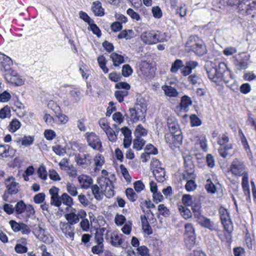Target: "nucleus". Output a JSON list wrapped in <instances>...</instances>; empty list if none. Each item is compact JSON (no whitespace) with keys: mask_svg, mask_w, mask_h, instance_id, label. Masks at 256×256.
Returning a JSON list of instances; mask_svg holds the SVG:
<instances>
[{"mask_svg":"<svg viewBox=\"0 0 256 256\" xmlns=\"http://www.w3.org/2000/svg\"><path fill=\"white\" fill-rule=\"evenodd\" d=\"M95 240L97 244H104L103 233L101 230L96 231L95 234Z\"/></svg>","mask_w":256,"mask_h":256,"instance_id":"obj_61","label":"nucleus"},{"mask_svg":"<svg viewBox=\"0 0 256 256\" xmlns=\"http://www.w3.org/2000/svg\"><path fill=\"white\" fill-rule=\"evenodd\" d=\"M154 176L158 182H163L165 180V170L164 168L156 166L152 171Z\"/></svg>","mask_w":256,"mask_h":256,"instance_id":"obj_21","label":"nucleus"},{"mask_svg":"<svg viewBox=\"0 0 256 256\" xmlns=\"http://www.w3.org/2000/svg\"><path fill=\"white\" fill-rule=\"evenodd\" d=\"M34 141V138L31 136H24L22 138V145L25 146L32 144Z\"/></svg>","mask_w":256,"mask_h":256,"instance_id":"obj_47","label":"nucleus"},{"mask_svg":"<svg viewBox=\"0 0 256 256\" xmlns=\"http://www.w3.org/2000/svg\"><path fill=\"white\" fill-rule=\"evenodd\" d=\"M184 66L183 62L180 60H176L172 64L170 72H176L178 70Z\"/></svg>","mask_w":256,"mask_h":256,"instance_id":"obj_38","label":"nucleus"},{"mask_svg":"<svg viewBox=\"0 0 256 256\" xmlns=\"http://www.w3.org/2000/svg\"><path fill=\"white\" fill-rule=\"evenodd\" d=\"M10 116V110L8 106H5L0 110V118L4 119Z\"/></svg>","mask_w":256,"mask_h":256,"instance_id":"obj_49","label":"nucleus"},{"mask_svg":"<svg viewBox=\"0 0 256 256\" xmlns=\"http://www.w3.org/2000/svg\"><path fill=\"white\" fill-rule=\"evenodd\" d=\"M228 86H229L230 88H232L235 86L236 85L234 84L235 80L232 78V74L230 73V76H226L222 80Z\"/></svg>","mask_w":256,"mask_h":256,"instance_id":"obj_45","label":"nucleus"},{"mask_svg":"<svg viewBox=\"0 0 256 256\" xmlns=\"http://www.w3.org/2000/svg\"><path fill=\"white\" fill-rule=\"evenodd\" d=\"M188 80L193 85L200 84V79L196 74H192L188 77Z\"/></svg>","mask_w":256,"mask_h":256,"instance_id":"obj_64","label":"nucleus"},{"mask_svg":"<svg viewBox=\"0 0 256 256\" xmlns=\"http://www.w3.org/2000/svg\"><path fill=\"white\" fill-rule=\"evenodd\" d=\"M147 134V130L144 128L141 124H139L136 128L134 132V135L137 138H141L142 136Z\"/></svg>","mask_w":256,"mask_h":256,"instance_id":"obj_36","label":"nucleus"},{"mask_svg":"<svg viewBox=\"0 0 256 256\" xmlns=\"http://www.w3.org/2000/svg\"><path fill=\"white\" fill-rule=\"evenodd\" d=\"M232 148V145L231 144H226L220 146L218 149V152L220 156L226 158L228 155V151Z\"/></svg>","mask_w":256,"mask_h":256,"instance_id":"obj_28","label":"nucleus"},{"mask_svg":"<svg viewBox=\"0 0 256 256\" xmlns=\"http://www.w3.org/2000/svg\"><path fill=\"white\" fill-rule=\"evenodd\" d=\"M186 50L192 51L198 56H201L207 52L206 46L203 41L196 36H191L186 44Z\"/></svg>","mask_w":256,"mask_h":256,"instance_id":"obj_1","label":"nucleus"},{"mask_svg":"<svg viewBox=\"0 0 256 256\" xmlns=\"http://www.w3.org/2000/svg\"><path fill=\"white\" fill-rule=\"evenodd\" d=\"M166 33H158L154 30L144 32L140 38L146 44H152L158 42L167 41Z\"/></svg>","mask_w":256,"mask_h":256,"instance_id":"obj_4","label":"nucleus"},{"mask_svg":"<svg viewBox=\"0 0 256 256\" xmlns=\"http://www.w3.org/2000/svg\"><path fill=\"white\" fill-rule=\"evenodd\" d=\"M190 120L192 126H199L202 124L200 120L196 115L192 114L190 116Z\"/></svg>","mask_w":256,"mask_h":256,"instance_id":"obj_59","label":"nucleus"},{"mask_svg":"<svg viewBox=\"0 0 256 256\" xmlns=\"http://www.w3.org/2000/svg\"><path fill=\"white\" fill-rule=\"evenodd\" d=\"M66 190L72 196H76L78 192L76 186L72 183H68L66 184Z\"/></svg>","mask_w":256,"mask_h":256,"instance_id":"obj_44","label":"nucleus"},{"mask_svg":"<svg viewBox=\"0 0 256 256\" xmlns=\"http://www.w3.org/2000/svg\"><path fill=\"white\" fill-rule=\"evenodd\" d=\"M126 194L128 199L132 202L136 200L138 196L132 188H128L126 190Z\"/></svg>","mask_w":256,"mask_h":256,"instance_id":"obj_40","label":"nucleus"},{"mask_svg":"<svg viewBox=\"0 0 256 256\" xmlns=\"http://www.w3.org/2000/svg\"><path fill=\"white\" fill-rule=\"evenodd\" d=\"M134 32L132 30H122L118 36L119 39L126 38V40H130L133 37Z\"/></svg>","mask_w":256,"mask_h":256,"instance_id":"obj_32","label":"nucleus"},{"mask_svg":"<svg viewBox=\"0 0 256 256\" xmlns=\"http://www.w3.org/2000/svg\"><path fill=\"white\" fill-rule=\"evenodd\" d=\"M89 26H90V30L92 32L96 35L98 38H100L101 36V31L99 28L94 23V22L89 24Z\"/></svg>","mask_w":256,"mask_h":256,"instance_id":"obj_58","label":"nucleus"},{"mask_svg":"<svg viewBox=\"0 0 256 256\" xmlns=\"http://www.w3.org/2000/svg\"><path fill=\"white\" fill-rule=\"evenodd\" d=\"M158 210L165 217L170 215L169 210L164 204H160L158 206Z\"/></svg>","mask_w":256,"mask_h":256,"instance_id":"obj_62","label":"nucleus"},{"mask_svg":"<svg viewBox=\"0 0 256 256\" xmlns=\"http://www.w3.org/2000/svg\"><path fill=\"white\" fill-rule=\"evenodd\" d=\"M76 212V210L74 209V210L64 215L66 219L68 220L67 223L74 225L77 224L80 218H84L86 215V212L82 210H80Z\"/></svg>","mask_w":256,"mask_h":256,"instance_id":"obj_7","label":"nucleus"},{"mask_svg":"<svg viewBox=\"0 0 256 256\" xmlns=\"http://www.w3.org/2000/svg\"><path fill=\"white\" fill-rule=\"evenodd\" d=\"M206 188L208 192L211 194H214L216 191V187L210 179H208L206 180Z\"/></svg>","mask_w":256,"mask_h":256,"instance_id":"obj_42","label":"nucleus"},{"mask_svg":"<svg viewBox=\"0 0 256 256\" xmlns=\"http://www.w3.org/2000/svg\"><path fill=\"white\" fill-rule=\"evenodd\" d=\"M227 3L229 5H238V7L240 14H251L256 13V2L252 1L250 2L248 0H227Z\"/></svg>","mask_w":256,"mask_h":256,"instance_id":"obj_2","label":"nucleus"},{"mask_svg":"<svg viewBox=\"0 0 256 256\" xmlns=\"http://www.w3.org/2000/svg\"><path fill=\"white\" fill-rule=\"evenodd\" d=\"M38 174L40 178L43 180L47 178L48 174L46 168L44 165L40 166L38 170Z\"/></svg>","mask_w":256,"mask_h":256,"instance_id":"obj_46","label":"nucleus"},{"mask_svg":"<svg viewBox=\"0 0 256 256\" xmlns=\"http://www.w3.org/2000/svg\"><path fill=\"white\" fill-rule=\"evenodd\" d=\"M166 95L170 97H176L178 95L177 90L171 86H164L162 87Z\"/></svg>","mask_w":256,"mask_h":256,"instance_id":"obj_27","label":"nucleus"},{"mask_svg":"<svg viewBox=\"0 0 256 256\" xmlns=\"http://www.w3.org/2000/svg\"><path fill=\"white\" fill-rule=\"evenodd\" d=\"M53 151L58 155L64 156L66 152V150L60 145H56L52 147Z\"/></svg>","mask_w":256,"mask_h":256,"instance_id":"obj_55","label":"nucleus"},{"mask_svg":"<svg viewBox=\"0 0 256 256\" xmlns=\"http://www.w3.org/2000/svg\"><path fill=\"white\" fill-rule=\"evenodd\" d=\"M92 12L96 16H102L104 15V9L102 6V4L99 1L94 2L92 6Z\"/></svg>","mask_w":256,"mask_h":256,"instance_id":"obj_23","label":"nucleus"},{"mask_svg":"<svg viewBox=\"0 0 256 256\" xmlns=\"http://www.w3.org/2000/svg\"><path fill=\"white\" fill-rule=\"evenodd\" d=\"M242 184L243 189L244 190L245 188H246L248 193L250 195V191L248 181V174L247 172H246L244 174H242Z\"/></svg>","mask_w":256,"mask_h":256,"instance_id":"obj_43","label":"nucleus"},{"mask_svg":"<svg viewBox=\"0 0 256 256\" xmlns=\"http://www.w3.org/2000/svg\"><path fill=\"white\" fill-rule=\"evenodd\" d=\"M98 182L101 186L102 188L104 189L105 191H108V197H110L114 196V190H112V182L108 178L106 177L102 176Z\"/></svg>","mask_w":256,"mask_h":256,"instance_id":"obj_14","label":"nucleus"},{"mask_svg":"<svg viewBox=\"0 0 256 256\" xmlns=\"http://www.w3.org/2000/svg\"><path fill=\"white\" fill-rule=\"evenodd\" d=\"M60 226L62 232L65 234L66 237L72 239L74 238V228L72 225L67 222H60Z\"/></svg>","mask_w":256,"mask_h":256,"instance_id":"obj_15","label":"nucleus"},{"mask_svg":"<svg viewBox=\"0 0 256 256\" xmlns=\"http://www.w3.org/2000/svg\"><path fill=\"white\" fill-rule=\"evenodd\" d=\"M104 251V244H97L92 248V252L94 254H99Z\"/></svg>","mask_w":256,"mask_h":256,"instance_id":"obj_60","label":"nucleus"},{"mask_svg":"<svg viewBox=\"0 0 256 256\" xmlns=\"http://www.w3.org/2000/svg\"><path fill=\"white\" fill-rule=\"evenodd\" d=\"M196 198L189 194H184L182 196V201L186 206H190L196 200Z\"/></svg>","mask_w":256,"mask_h":256,"instance_id":"obj_31","label":"nucleus"},{"mask_svg":"<svg viewBox=\"0 0 256 256\" xmlns=\"http://www.w3.org/2000/svg\"><path fill=\"white\" fill-rule=\"evenodd\" d=\"M14 208L17 214H21L26 210V205L22 200L17 202Z\"/></svg>","mask_w":256,"mask_h":256,"instance_id":"obj_39","label":"nucleus"},{"mask_svg":"<svg viewBox=\"0 0 256 256\" xmlns=\"http://www.w3.org/2000/svg\"><path fill=\"white\" fill-rule=\"evenodd\" d=\"M136 250L141 256H150L148 249L144 246H139Z\"/></svg>","mask_w":256,"mask_h":256,"instance_id":"obj_57","label":"nucleus"},{"mask_svg":"<svg viewBox=\"0 0 256 256\" xmlns=\"http://www.w3.org/2000/svg\"><path fill=\"white\" fill-rule=\"evenodd\" d=\"M86 134L89 146L94 150H100L102 144L98 136L92 132H87Z\"/></svg>","mask_w":256,"mask_h":256,"instance_id":"obj_10","label":"nucleus"},{"mask_svg":"<svg viewBox=\"0 0 256 256\" xmlns=\"http://www.w3.org/2000/svg\"><path fill=\"white\" fill-rule=\"evenodd\" d=\"M185 188L188 192L194 190L196 188V184L194 180H187Z\"/></svg>","mask_w":256,"mask_h":256,"instance_id":"obj_51","label":"nucleus"},{"mask_svg":"<svg viewBox=\"0 0 256 256\" xmlns=\"http://www.w3.org/2000/svg\"><path fill=\"white\" fill-rule=\"evenodd\" d=\"M38 228L40 234L36 236L41 241L45 243L50 244L52 242V236H50L48 234H46L44 230L40 226H38Z\"/></svg>","mask_w":256,"mask_h":256,"instance_id":"obj_20","label":"nucleus"},{"mask_svg":"<svg viewBox=\"0 0 256 256\" xmlns=\"http://www.w3.org/2000/svg\"><path fill=\"white\" fill-rule=\"evenodd\" d=\"M196 176V174H194V170L191 167L190 169L186 168L182 174L183 179L186 180H194Z\"/></svg>","mask_w":256,"mask_h":256,"instance_id":"obj_33","label":"nucleus"},{"mask_svg":"<svg viewBox=\"0 0 256 256\" xmlns=\"http://www.w3.org/2000/svg\"><path fill=\"white\" fill-rule=\"evenodd\" d=\"M4 78L6 81L12 84H14L16 86H22L24 82L18 75L17 73L12 70L10 72L4 74Z\"/></svg>","mask_w":256,"mask_h":256,"instance_id":"obj_11","label":"nucleus"},{"mask_svg":"<svg viewBox=\"0 0 256 256\" xmlns=\"http://www.w3.org/2000/svg\"><path fill=\"white\" fill-rule=\"evenodd\" d=\"M130 116L133 122H136L139 120H142L145 118L146 112H143L138 107L134 106V108H130Z\"/></svg>","mask_w":256,"mask_h":256,"instance_id":"obj_16","label":"nucleus"},{"mask_svg":"<svg viewBox=\"0 0 256 256\" xmlns=\"http://www.w3.org/2000/svg\"><path fill=\"white\" fill-rule=\"evenodd\" d=\"M92 156L89 154L76 156L75 160L77 164L83 168L88 167L92 163Z\"/></svg>","mask_w":256,"mask_h":256,"instance_id":"obj_12","label":"nucleus"},{"mask_svg":"<svg viewBox=\"0 0 256 256\" xmlns=\"http://www.w3.org/2000/svg\"><path fill=\"white\" fill-rule=\"evenodd\" d=\"M184 237L186 240L188 238L192 244L194 243L196 240V234L194 228L191 224L188 223L185 225Z\"/></svg>","mask_w":256,"mask_h":256,"instance_id":"obj_18","label":"nucleus"},{"mask_svg":"<svg viewBox=\"0 0 256 256\" xmlns=\"http://www.w3.org/2000/svg\"><path fill=\"white\" fill-rule=\"evenodd\" d=\"M178 210L182 216L185 219H188L192 216V213L190 210L182 205H178Z\"/></svg>","mask_w":256,"mask_h":256,"instance_id":"obj_29","label":"nucleus"},{"mask_svg":"<svg viewBox=\"0 0 256 256\" xmlns=\"http://www.w3.org/2000/svg\"><path fill=\"white\" fill-rule=\"evenodd\" d=\"M91 188L94 198L98 200H101L102 198L100 194L99 187L97 185L94 184L92 185Z\"/></svg>","mask_w":256,"mask_h":256,"instance_id":"obj_54","label":"nucleus"},{"mask_svg":"<svg viewBox=\"0 0 256 256\" xmlns=\"http://www.w3.org/2000/svg\"><path fill=\"white\" fill-rule=\"evenodd\" d=\"M5 185L6 188V190L10 195L16 194L20 191V185L16 182L13 176H10L5 180Z\"/></svg>","mask_w":256,"mask_h":256,"instance_id":"obj_9","label":"nucleus"},{"mask_svg":"<svg viewBox=\"0 0 256 256\" xmlns=\"http://www.w3.org/2000/svg\"><path fill=\"white\" fill-rule=\"evenodd\" d=\"M119 132V130L114 131L112 128L108 127L106 130V133L110 141L115 142L117 140V135Z\"/></svg>","mask_w":256,"mask_h":256,"instance_id":"obj_30","label":"nucleus"},{"mask_svg":"<svg viewBox=\"0 0 256 256\" xmlns=\"http://www.w3.org/2000/svg\"><path fill=\"white\" fill-rule=\"evenodd\" d=\"M96 167L94 169L95 172L98 171L101 168L102 166L104 163V157L101 155L96 156L94 160Z\"/></svg>","mask_w":256,"mask_h":256,"instance_id":"obj_41","label":"nucleus"},{"mask_svg":"<svg viewBox=\"0 0 256 256\" xmlns=\"http://www.w3.org/2000/svg\"><path fill=\"white\" fill-rule=\"evenodd\" d=\"M10 130L14 132L20 127V122L17 119L13 120L10 124Z\"/></svg>","mask_w":256,"mask_h":256,"instance_id":"obj_50","label":"nucleus"},{"mask_svg":"<svg viewBox=\"0 0 256 256\" xmlns=\"http://www.w3.org/2000/svg\"><path fill=\"white\" fill-rule=\"evenodd\" d=\"M61 198L62 203V202L64 204L68 206H71L73 204V199L66 193H64L61 196Z\"/></svg>","mask_w":256,"mask_h":256,"instance_id":"obj_37","label":"nucleus"},{"mask_svg":"<svg viewBox=\"0 0 256 256\" xmlns=\"http://www.w3.org/2000/svg\"><path fill=\"white\" fill-rule=\"evenodd\" d=\"M248 57L244 56V57L236 58L234 60V64L235 68L239 70H246L248 65Z\"/></svg>","mask_w":256,"mask_h":256,"instance_id":"obj_17","label":"nucleus"},{"mask_svg":"<svg viewBox=\"0 0 256 256\" xmlns=\"http://www.w3.org/2000/svg\"><path fill=\"white\" fill-rule=\"evenodd\" d=\"M145 143L146 141L143 138H136L133 142V148L138 150H140L145 144Z\"/></svg>","mask_w":256,"mask_h":256,"instance_id":"obj_35","label":"nucleus"},{"mask_svg":"<svg viewBox=\"0 0 256 256\" xmlns=\"http://www.w3.org/2000/svg\"><path fill=\"white\" fill-rule=\"evenodd\" d=\"M192 104V100L191 98L186 96H184L181 99V102L180 104V110L184 112L188 111V106Z\"/></svg>","mask_w":256,"mask_h":256,"instance_id":"obj_24","label":"nucleus"},{"mask_svg":"<svg viewBox=\"0 0 256 256\" xmlns=\"http://www.w3.org/2000/svg\"><path fill=\"white\" fill-rule=\"evenodd\" d=\"M153 16L156 18H160L162 16V12L158 6H155L152 8Z\"/></svg>","mask_w":256,"mask_h":256,"instance_id":"obj_63","label":"nucleus"},{"mask_svg":"<svg viewBox=\"0 0 256 256\" xmlns=\"http://www.w3.org/2000/svg\"><path fill=\"white\" fill-rule=\"evenodd\" d=\"M167 124L172 137L177 142L178 144H180L182 142V136L179 126L176 122L172 118H168Z\"/></svg>","mask_w":256,"mask_h":256,"instance_id":"obj_6","label":"nucleus"},{"mask_svg":"<svg viewBox=\"0 0 256 256\" xmlns=\"http://www.w3.org/2000/svg\"><path fill=\"white\" fill-rule=\"evenodd\" d=\"M6 152L4 155V157L12 158L14 156L16 150L8 144H6Z\"/></svg>","mask_w":256,"mask_h":256,"instance_id":"obj_53","label":"nucleus"},{"mask_svg":"<svg viewBox=\"0 0 256 256\" xmlns=\"http://www.w3.org/2000/svg\"><path fill=\"white\" fill-rule=\"evenodd\" d=\"M122 234L118 235L114 234L111 236V244L114 246L118 247L121 246L122 244Z\"/></svg>","mask_w":256,"mask_h":256,"instance_id":"obj_34","label":"nucleus"},{"mask_svg":"<svg viewBox=\"0 0 256 256\" xmlns=\"http://www.w3.org/2000/svg\"><path fill=\"white\" fill-rule=\"evenodd\" d=\"M132 69L129 64H126L122 66V74L124 76H129L132 74Z\"/></svg>","mask_w":256,"mask_h":256,"instance_id":"obj_48","label":"nucleus"},{"mask_svg":"<svg viewBox=\"0 0 256 256\" xmlns=\"http://www.w3.org/2000/svg\"><path fill=\"white\" fill-rule=\"evenodd\" d=\"M199 224L204 228H207L210 230H214L215 228V225L212 221L210 218L204 217L199 222Z\"/></svg>","mask_w":256,"mask_h":256,"instance_id":"obj_25","label":"nucleus"},{"mask_svg":"<svg viewBox=\"0 0 256 256\" xmlns=\"http://www.w3.org/2000/svg\"><path fill=\"white\" fill-rule=\"evenodd\" d=\"M230 170L236 176H241L246 172L244 162L238 158H235L232 161L230 166Z\"/></svg>","mask_w":256,"mask_h":256,"instance_id":"obj_8","label":"nucleus"},{"mask_svg":"<svg viewBox=\"0 0 256 256\" xmlns=\"http://www.w3.org/2000/svg\"><path fill=\"white\" fill-rule=\"evenodd\" d=\"M120 169L121 173L125 180L127 182H130L131 180V177L125 166L124 164H120Z\"/></svg>","mask_w":256,"mask_h":256,"instance_id":"obj_52","label":"nucleus"},{"mask_svg":"<svg viewBox=\"0 0 256 256\" xmlns=\"http://www.w3.org/2000/svg\"><path fill=\"white\" fill-rule=\"evenodd\" d=\"M79 182L82 184V188H88L90 187L92 183V179L86 175H82L78 177Z\"/></svg>","mask_w":256,"mask_h":256,"instance_id":"obj_22","label":"nucleus"},{"mask_svg":"<svg viewBox=\"0 0 256 256\" xmlns=\"http://www.w3.org/2000/svg\"><path fill=\"white\" fill-rule=\"evenodd\" d=\"M126 13L134 20L138 21L140 19V14L135 12L132 8H128L126 11Z\"/></svg>","mask_w":256,"mask_h":256,"instance_id":"obj_56","label":"nucleus"},{"mask_svg":"<svg viewBox=\"0 0 256 256\" xmlns=\"http://www.w3.org/2000/svg\"><path fill=\"white\" fill-rule=\"evenodd\" d=\"M59 188L52 186L49 192L51 196L50 204L56 207H60L62 204L61 196L58 195Z\"/></svg>","mask_w":256,"mask_h":256,"instance_id":"obj_13","label":"nucleus"},{"mask_svg":"<svg viewBox=\"0 0 256 256\" xmlns=\"http://www.w3.org/2000/svg\"><path fill=\"white\" fill-rule=\"evenodd\" d=\"M224 63L220 64L218 67H212L207 70L208 76L212 82L218 83L222 81L226 76H230V72L226 70Z\"/></svg>","mask_w":256,"mask_h":256,"instance_id":"obj_3","label":"nucleus"},{"mask_svg":"<svg viewBox=\"0 0 256 256\" xmlns=\"http://www.w3.org/2000/svg\"><path fill=\"white\" fill-rule=\"evenodd\" d=\"M219 214L224 230L228 233L230 234L233 230V224L228 210L220 207L219 209Z\"/></svg>","mask_w":256,"mask_h":256,"instance_id":"obj_5","label":"nucleus"},{"mask_svg":"<svg viewBox=\"0 0 256 256\" xmlns=\"http://www.w3.org/2000/svg\"><path fill=\"white\" fill-rule=\"evenodd\" d=\"M12 64V59L5 55L4 58L2 60L0 65L1 66L0 69L4 73L10 72L12 70L10 66Z\"/></svg>","mask_w":256,"mask_h":256,"instance_id":"obj_19","label":"nucleus"},{"mask_svg":"<svg viewBox=\"0 0 256 256\" xmlns=\"http://www.w3.org/2000/svg\"><path fill=\"white\" fill-rule=\"evenodd\" d=\"M110 58H112L115 66H118L120 64L124 62V56L116 52L112 53Z\"/></svg>","mask_w":256,"mask_h":256,"instance_id":"obj_26","label":"nucleus"}]
</instances>
